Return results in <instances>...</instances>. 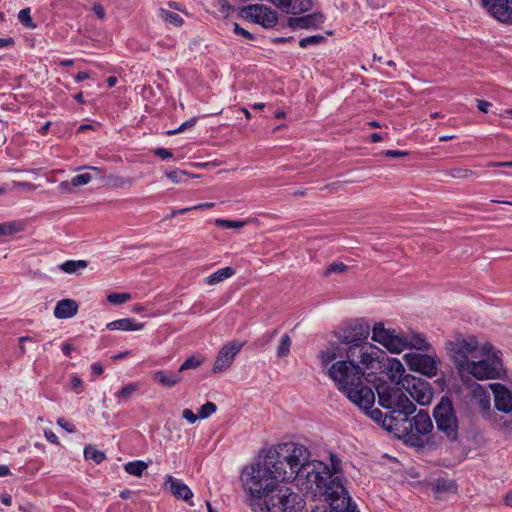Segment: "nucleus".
I'll return each instance as SVG.
<instances>
[{"label": "nucleus", "instance_id": "obj_1", "mask_svg": "<svg viewBox=\"0 0 512 512\" xmlns=\"http://www.w3.org/2000/svg\"><path fill=\"white\" fill-rule=\"evenodd\" d=\"M277 460L268 458L266 453L259 460L242 470L241 480L244 490L250 497V504L260 506L262 512H302L303 498L288 487L279 486L283 482L277 474Z\"/></svg>", "mask_w": 512, "mask_h": 512}, {"label": "nucleus", "instance_id": "obj_2", "mask_svg": "<svg viewBox=\"0 0 512 512\" xmlns=\"http://www.w3.org/2000/svg\"><path fill=\"white\" fill-rule=\"evenodd\" d=\"M268 458L277 460V474L282 481H296L297 487L309 493L323 485H328L331 476L328 465L322 461L311 460L310 450L303 444L287 442L268 450Z\"/></svg>", "mask_w": 512, "mask_h": 512}, {"label": "nucleus", "instance_id": "obj_3", "mask_svg": "<svg viewBox=\"0 0 512 512\" xmlns=\"http://www.w3.org/2000/svg\"><path fill=\"white\" fill-rule=\"evenodd\" d=\"M318 358L326 374L352 403L359 408H370L375 403L373 390L363 385L364 372L355 363L353 350L325 347Z\"/></svg>", "mask_w": 512, "mask_h": 512}, {"label": "nucleus", "instance_id": "obj_4", "mask_svg": "<svg viewBox=\"0 0 512 512\" xmlns=\"http://www.w3.org/2000/svg\"><path fill=\"white\" fill-rule=\"evenodd\" d=\"M401 385L381 381L376 386L378 402L389 411V421L398 426L399 420H406L416 411V406L403 392Z\"/></svg>", "mask_w": 512, "mask_h": 512}, {"label": "nucleus", "instance_id": "obj_5", "mask_svg": "<svg viewBox=\"0 0 512 512\" xmlns=\"http://www.w3.org/2000/svg\"><path fill=\"white\" fill-rule=\"evenodd\" d=\"M371 339L384 346L391 353L396 354L408 348L422 351H428L430 349V344L422 334L410 333L407 336H403L397 333L395 329L385 328L382 322L374 324Z\"/></svg>", "mask_w": 512, "mask_h": 512}, {"label": "nucleus", "instance_id": "obj_6", "mask_svg": "<svg viewBox=\"0 0 512 512\" xmlns=\"http://www.w3.org/2000/svg\"><path fill=\"white\" fill-rule=\"evenodd\" d=\"M451 357L455 367L460 370L468 365L474 358H482L492 351L490 343L479 344L475 336H457L448 343Z\"/></svg>", "mask_w": 512, "mask_h": 512}, {"label": "nucleus", "instance_id": "obj_7", "mask_svg": "<svg viewBox=\"0 0 512 512\" xmlns=\"http://www.w3.org/2000/svg\"><path fill=\"white\" fill-rule=\"evenodd\" d=\"M500 352L492 346V351L482 358H474L468 365L458 370L461 374H468L477 380H489L500 378L503 364L499 356Z\"/></svg>", "mask_w": 512, "mask_h": 512}, {"label": "nucleus", "instance_id": "obj_8", "mask_svg": "<svg viewBox=\"0 0 512 512\" xmlns=\"http://www.w3.org/2000/svg\"><path fill=\"white\" fill-rule=\"evenodd\" d=\"M370 334V326L362 319L346 324L334 332L337 341L330 342L326 347H338L349 351L352 347L360 346Z\"/></svg>", "mask_w": 512, "mask_h": 512}, {"label": "nucleus", "instance_id": "obj_9", "mask_svg": "<svg viewBox=\"0 0 512 512\" xmlns=\"http://www.w3.org/2000/svg\"><path fill=\"white\" fill-rule=\"evenodd\" d=\"M351 350V348L349 349ZM355 363L359 364L360 370L366 374H376L385 367L386 352L367 341L360 346L352 347Z\"/></svg>", "mask_w": 512, "mask_h": 512}, {"label": "nucleus", "instance_id": "obj_10", "mask_svg": "<svg viewBox=\"0 0 512 512\" xmlns=\"http://www.w3.org/2000/svg\"><path fill=\"white\" fill-rule=\"evenodd\" d=\"M433 417L437 429L444 433L448 439L456 440L458 438V419L451 399L443 396L435 406Z\"/></svg>", "mask_w": 512, "mask_h": 512}, {"label": "nucleus", "instance_id": "obj_11", "mask_svg": "<svg viewBox=\"0 0 512 512\" xmlns=\"http://www.w3.org/2000/svg\"><path fill=\"white\" fill-rule=\"evenodd\" d=\"M402 388L421 406L429 405L433 398L431 385L424 379L407 375L402 380Z\"/></svg>", "mask_w": 512, "mask_h": 512}, {"label": "nucleus", "instance_id": "obj_12", "mask_svg": "<svg viewBox=\"0 0 512 512\" xmlns=\"http://www.w3.org/2000/svg\"><path fill=\"white\" fill-rule=\"evenodd\" d=\"M404 358L409 368L413 371L419 372L428 377H433L437 374L438 360L434 356L419 353H407Z\"/></svg>", "mask_w": 512, "mask_h": 512}, {"label": "nucleus", "instance_id": "obj_13", "mask_svg": "<svg viewBox=\"0 0 512 512\" xmlns=\"http://www.w3.org/2000/svg\"><path fill=\"white\" fill-rule=\"evenodd\" d=\"M398 425H401L403 430L411 435H426L433 429L432 420L424 410H420L411 419L408 416L406 420H399Z\"/></svg>", "mask_w": 512, "mask_h": 512}, {"label": "nucleus", "instance_id": "obj_14", "mask_svg": "<svg viewBox=\"0 0 512 512\" xmlns=\"http://www.w3.org/2000/svg\"><path fill=\"white\" fill-rule=\"evenodd\" d=\"M243 12L247 18L265 28L274 27L278 21L277 13L262 4L249 5L244 8Z\"/></svg>", "mask_w": 512, "mask_h": 512}, {"label": "nucleus", "instance_id": "obj_15", "mask_svg": "<svg viewBox=\"0 0 512 512\" xmlns=\"http://www.w3.org/2000/svg\"><path fill=\"white\" fill-rule=\"evenodd\" d=\"M243 346L244 343L239 341H231L225 344L218 352L213 365V372L218 373L229 368Z\"/></svg>", "mask_w": 512, "mask_h": 512}, {"label": "nucleus", "instance_id": "obj_16", "mask_svg": "<svg viewBox=\"0 0 512 512\" xmlns=\"http://www.w3.org/2000/svg\"><path fill=\"white\" fill-rule=\"evenodd\" d=\"M495 408L504 414H512V391L501 383H490Z\"/></svg>", "mask_w": 512, "mask_h": 512}, {"label": "nucleus", "instance_id": "obj_17", "mask_svg": "<svg viewBox=\"0 0 512 512\" xmlns=\"http://www.w3.org/2000/svg\"><path fill=\"white\" fill-rule=\"evenodd\" d=\"M485 9L501 22H512V0H490Z\"/></svg>", "mask_w": 512, "mask_h": 512}, {"label": "nucleus", "instance_id": "obj_18", "mask_svg": "<svg viewBox=\"0 0 512 512\" xmlns=\"http://www.w3.org/2000/svg\"><path fill=\"white\" fill-rule=\"evenodd\" d=\"M273 5L287 14H301L311 8V0H270Z\"/></svg>", "mask_w": 512, "mask_h": 512}, {"label": "nucleus", "instance_id": "obj_19", "mask_svg": "<svg viewBox=\"0 0 512 512\" xmlns=\"http://www.w3.org/2000/svg\"><path fill=\"white\" fill-rule=\"evenodd\" d=\"M164 485L166 489H169L179 499L187 501L193 497L191 489L182 480L171 475L166 476Z\"/></svg>", "mask_w": 512, "mask_h": 512}, {"label": "nucleus", "instance_id": "obj_20", "mask_svg": "<svg viewBox=\"0 0 512 512\" xmlns=\"http://www.w3.org/2000/svg\"><path fill=\"white\" fill-rule=\"evenodd\" d=\"M324 22V17L320 13H312L301 17H291L288 25L292 29H308L318 26Z\"/></svg>", "mask_w": 512, "mask_h": 512}, {"label": "nucleus", "instance_id": "obj_21", "mask_svg": "<svg viewBox=\"0 0 512 512\" xmlns=\"http://www.w3.org/2000/svg\"><path fill=\"white\" fill-rule=\"evenodd\" d=\"M181 372L171 370H158L153 373V380L166 388H172L182 381Z\"/></svg>", "mask_w": 512, "mask_h": 512}, {"label": "nucleus", "instance_id": "obj_22", "mask_svg": "<svg viewBox=\"0 0 512 512\" xmlns=\"http://www.w3.org/2000/svg\"><path fill=\"white\" fill-rule=\"evenodd\" d=\"M472 400L477 404L482 413H488L491 409V397L488 389L476 384L472 390Z\"/></svg>", "mask_w": 512, "mask_h": 512}, {"label": "nucleus", "instance_id": "obj_23", "mask_svg": "<svg viewBox=\"0 0 512 512\" xmlns=\"http://www.w3.org/2000/svg\"><path fill=\"white\" fill-rule=\"evenodd\" d=\"M78 312V304L72 299H62L54 308V316L58 319L73 317Z\"/></svg>", "mask_w": 512, "mask_h": 512}, {"label": "nucleus", "instance_id": "obj_24", "mask_svg": "<svg viewBox=\"0 0 512 512\" xmlns=\"http://www.w3.org/2000/svg\"><path fill=\"white\" fill-rule=\"evenodd\" d=\"M388 363L386 366L387 375L391 380L392 384L401 385L402 380L408 374H405V368L400 360L396 358L387 359Z\"/></svg>", "mask_w": 512, "mask_h": 512}, {"label": "nucleus", "instance_id": "obj_25", "mask_svg": "<svg viewBox=\"0 0 512 512\" xmlns=\"http://www.w3.org/2000/svg\"><path fill=\"white\" fill-rule=\"evenodd\" d=\"M144 327L143 323L137 322L133 318H122L107 323L106 328L110 331H139Z\"/></svg>", "mask_w": 512, "mask_h": 512}, {"label": "nucleus", "instance_id": "obj_26", "mask_svg": "<svg viewBox=\"0 0 512 512\" xmlns=\"http://www.w3.org/2000/svg\"><path fill=\"white\" fill-rule=\"evenodd\" d=\"M374 404L367 409L360 408L366 415H368L376 423H382V426L387 430H392L395 422L389 421V415H384L378 408H373Z\"/></svg>", "mask_w": 512, "mask_h": 512}, {"label": "nucleus", "instance_id": "obj_27", "mask_svg": "<svg viewBox=\"0 0 512 512\" xmlns=\"http://www.w3.org/2000/svg\"><path fill=\"white\" fill-rule=\"evenodd\" d=\"M235 272V269L230 266L218 269L217 271H215L214 273L205 278V283H207L208 285H216L232 277L235 274Z\"/></svg>", "mask_w": 512, "mask_h": 512}, {"label": "nucleus", "instance_id": "obj_28", "mask_svg": "<svg viewBox=\"0 0 512 512\" xmlns=\"http://www.w3.org/2000/svg\"><path fill=\"white\" fill-rule=\"evenodd\" d=\"M87 266L86 260H66L58 265V269L67 274H74L84 270Z\"/></svg>", "mask_w": 512, "mask_h": 512}, {"label": "nucleus", "instance_id": "obj_29", "mask_svg": "<svg viewBox=\"0 0 512 512\" xmlns=\"http://www.w3.org/2000/svg\"><path fill=\"white\" fill-rule=\"evenodd\" d=\"M148 465V463L142 460H134L127 462L124 465V470L132 476L141 477L143 472L148 468Z\"/></svg>", "mask_w": 512, "mask_h": 512}, {"label": "nucleus", "instance_id": "obj_30", "mask_svg": "<svg viewBox=\"0 0 512 512\" xmlns=\"http://www.w3.org/2000/svg\"><path fill=\"white\" fill-rule=\"evenodd\" d=\"M139 389V384L138 383H135V382H131L127 385H125L122 389H120L119 391H117L114 396L116 398H118V403H124V402H127L131 397L132 395L138 391Z\"/></svg>", "mask_w": 512, "mask_h": 512}, {"label": "nucleus", "instance_id": "obj_31", "mask_svg": "<svg viewBox=\"0 0 512 512\" xmlns=\"http://www.w3.org/2000/svg\"><path fill=\"white\" fill-rule=\"evenodd\" d=\"M84 458L91 460L96 464H100L106 458L105 453L96 449L95 447L88 445L84 448Z\"/></svg>", "mask_w": 512, "mask_h": 512}, {"label": "nucleus", "instance_id": "obj_32", "mask_svg": "<svg viewBox=\"0 0 512 512\" xmlns=\"http://www.w3.org/2000/svg\"><path fill=\"white\" fill-rule=\"evenodd\" d=\"M160 17L165 21L168 22L174 26H181L183 24L182 17L172 11H169L167 9L161 8L159 10Z\"/></svg>", "mask_w": 512, "mask_h": 512}, {"label": "nucleus", "instance_id": "obj_33", "mask_svg": "<svg viewBox=\"0 0 512 512\" xmlns=\"http://www.w3.org/2000/svg\"><path fill=\"white\" fill-rule=\"evenodd\" d=\"M106 183L115 188L130 187L133 184V180L122 176L109 175L106 178Z\"/></svg>", "mask_w": 512, "mask_h": 512}, {"label": "nucleus", "instance_id": "obj_34", "mask_svg": "<svg viewBox=\"0 0 512 512\" xmlns=\"http://www.w3.org/2000/svg\"><path fill=\"white\" fill-rule=\"evenodd\" d=\"M291 344H292V341H291L290 336L288 334H284L280 338V342L277 347V356L279 358L287 357L290 353Z\"/></svg>", "mask_w": 512, "mask_h": 512}, {"label": "nucleus", "instance_id": "obj_35", "mask_svg": "<svg viewBox=\"0 0 512 512\" xmlns=\"http://www.w3.org/2000/svg\"><path fill=\"white\" fill-rule=\"evenodd\" d=\"M18 20L26 28H30V29L36 28V24L34 23L32 17H31V9L30 8H24V9L20 10L18 13Z\"/></svg>", "mask_w": 512, "mask_h": 512}, {"label": "nucleus", "instance_id": "obj_36", "mask_svg": "<svg viewBox=\"0 0 512 512\" xmlns=\"http://www.w3.org/2000/svg\"><path fill=\"white\" fill-rule=\"evenodd\" d=\"M202 363H203L202 358L195 356V355L190 356L181 364V366L179 367V372H183L185 370H190V369H196L200 365H202Z\"/></svg>", "mask_w": 512, "mask_h": 512}, {"label": "nucleus", "instance_id": "obj_37", "mask_svg": "<svg viewBox=\"0 0 512 512\" xmlns=\"http://www.w3.org/2000/svg\"><path fill=\"white\" fill-rule=\"evenodd\" d=\"M326 38L322 35H312L308 37H304L299 41V46L301 48H308L310 46H317L324 42Z\"/></svg>", "mask_w": 512, "mask_h": 512}, {"label": "nucleus", "instance_id": "obj_38", "mask_svg": "<svg viewBox=\"0 0 512 512\" xmlns=\"http://www.w3.org/2000/svg\"><path fill=\"white\" fill-rule=\"evenodd\" d=\"M215 224L216 226L224 229H239L245 225V222L229 219H216Z\"/></svg>", "mask_w": 512, "mask_h": 512}, {"label": "nucleus", "instance_id": "obj_39", "mask_svg": "<svg viewBox=\"0 0 512 512\" xmlns=\"http://www.w3.org/2000/svg\"><path fill=\"white\" fill-rule=\"evenodd\" d=\"M216 410H217L216 404L208 401L200 407V409L198 411V416L200 419H206V418L210 417L213 413H215Z\"/></svg>", "mask_w": 512, "mask_h": 512}, {"label": "nucleus", "instance_id": "obj_40", "mask_svg": "<svg viewBox=\"0 0 512 512\" xmlns=\"http://www.w3.org/2000/svg\"><path fill=\"white\" fill-rule=\"evenodd\" d=\"M131 299L129 293H111L107 296L109 303L113 305H121Z\"/></svg>", "mask_w": 512, "mask_h": 512}, {"label": "nucleus", "instance_id": "obj_41", "mask_svg": "<svg viewBox=\"0 0 512 512\" xmlns=\"http://www.w3.org/2000/svg\"><path fill=\"white\" fill-rule=\"evenodd\" d=\"M92 180V176L89 173H82L72 177L71 183L74 187H80L88 184Z\"/></svg>", "mask_w": 512, "mask_h": 512}, {"label": "nucleus", "instance_id": "obj_42", "mask_svg": "<svg viewBox=\"0 0 512 512\" xmlns=\"http://www.w3.org/2000/svg\"><path fill=\"white\" fill-rule=\"evenodd\" d=\"M278 332H279V329L276 328L270 332L263 334L260 338L257 339L256 344L259 346H265V345L271 343L274 340V338L276 337V335L278 334Z\"/></svg>", "mask_w": 512, "mask_h": 512}, {"label": "nucleus", "instance_id": "obj_43", "mask_svg": "<svg viewBox=\"0 0 512 512\" xmlns=\"http://www.w3.org/2000/svg\"><path fill=\"white\" fill-rule=\"evenodd\" d=\"M196 123H197V118L192 117V118L186 120L185 122H183L178 128H176L174 130H170L167 133H168V135H175V134L184 132L186 129L192 128L193 126H195Z\"/></svg>", "mask_w": 512, "mask_h": 512}, {"label": "nucleus", "instance_id": "obj_44", "mask_svg": "<svg viewBox=\"0 0 512 512\" xmlns=\"http://www.w3.org/2000/svg\"><path fill=\"white\" fill-rule=\"evenodd\" d=\"M331 468L328 466L332 477H338L337 473L341 470V461L335 454L330 455ZM341 481L343 482L342 477L339 476Z\"/></svg>", "mask_w": 512, "mask_h": 512}, {"label": "nucleus", "instance_id": "obj_45", "mask_svg": "<svg viewBox=\"0 0 512 512\" xmlns=\"http://www.w3.org/2000/svg\"><path fill=\"white\" fill-rule=\"evenodd\" d=\"M166 177L170 179L173 183H180L185 180L186 172L176 169L166 172Z\"/></svg>", "mask_w": 512, "mask_h": 512}, {"label": "nucleus", "instance_id": "obj_46", "mask_svg": "<svg viewBox=\"0 0 512 512\" xmlns=\"http://www.w3.org/2000/svg\"><path fill=\"white\" fill-rule=\"evenodd\" d=\"M20 230L19 227L16 226L15 223H0V236L2 235H12Z\"/></svg>", "mask_w": 512, "mask_h": 512}, {"label": "nucleus", "instance_id": "obj_47", "mask_svg": "<svg viewBox=\"0 0 512 512\" xmlns=\"http://www.w3.org/2000/svg\"><path fill=\"white\" fill-rule=\"evenodd\" d=\"M347 270V266L341 262H334L330 264L325 271L326 275H330L332 273H342Z\"/></svg>", "mask_w": 512, "mask_h": 512}, {"label": "nucleus", "instance_id": "obj_48", "mask_svg": "<svg viewBox=\"0 0 512 512\" xmlns=\"http://www.w3.org/2000/svg\"><path fill=\"white\" fill-rule=\"evenodd\" d=\"M233 31L235 34L240 35L246 39H249V40L253 39V35L249 31L242 28L238 23H234Z\"/></svg>", "mask_w": 512, "mask_h": 512}, {"label": "nucleus", "instance_id": "obj_49", "mask_svg": "<svg viewBox=\"0 0 512 512\" xmlns=\"http://www.w3.org/2000/svg\"><path fill=\"white\" fill-rule=\"evenodd\" d=\"M182 417L187 420L190 424H194L197 419L199 418L198 415H196L191 409H184L182 411Z\"/></svg>", "mask_w": 512, "mask_h": 512}, {"label": "nucleus", "instance_id": "obj_50", "mask_svg": "<svg viewBox=\"0 0 512 512\" xmlns=\"http://www.w3.org/2000/svg\"><path fill=\"white\" fill-rule=\"evenodd\" d=\"M154 154L160 157L163 160L169 159L173 157V154L170 150L165 148H157L154 151Z\"/></svg>", "mask_w": 512, "mask_h": 512}, {"label": "nucleus", "instance_id": "obj_51", "mask_svg": "<svg viewBox=\"0 0 512 512\" xmlns=\"http://www.w3.org/2000/svg\"><path fill=\"white\" fill-rule=\"evenodd\" d=\"M70 384H71L72 389H74L77 393H79L80 391H78V389L81 388L83 381L79 376H77L76 374H73V375H71V378H70Z\"/></svg>", "mask_w": 512, "mask_h": 512}, {"label": "nucleus", "instance_id": "obj_52", "mask_svg": "<svg viewBox=\"0 0 512 512\" xmlns=\"http://www.w3.org/2000/svg\"><path fill=\"white\" fill-rule=\"evenodd\" d=\"M220 7L221 12H228L232 9L227 0H213Z\"/></svg>", "mask_w": 512, "mask_h": 512}, {"label": "nucleus", "instance_id": "obj_53", "mask_svg": "<svg viewBox=\"0 0 512 512\" xmlns=\"http://www.w3.org/2000/svg\"><path fill=\"white\" fill-rule=\"evenodd\" d=\"M491 105L488 101L477 99V108L483 113H487Z\"/></svg>", "mask_w": 512, "mask_h": 512}, {"label": "nucleus", "instance_id": "obj_54", "mask_svg": "<svg viewBox=\"0 0 512 512\" xmlns=\"http://www.w3.org/2000/svg\"><path fill=\"white\" fill-rule=\"evenodd\" d=\"M58 187L62 192H66V193H71L74 188V186H72L71 180L60 182Z\"/></svg>", "mask_w": 512, "mask_h": 512}, {"label": "nucleus", "instance_id": "obj_55", "mask_svg": "<svg viewBox=\"0 0 512 512\" xmlns=\"http://www.w3.org/2000/svg\"><path fill=\"white\" fill-rule=\"evenodd\" d=\"M385 155L387 157H393V158H395V157H404V156L408 155V152L400 151V150H387L385 152Z\"/></svg>", "mask_w": 512, "mask_h": 512}, {"label": "nucleus", "instance_id": "obj_56", "mask_svg": "<svg viewBox=\"0 0 512 512\" xmlns=\"http://www.w3.org/2000/svg\"><path fill=\"white\" fill-rule=\"evenodd\" d=\"M92 10L99 19H103L105 17V10L102 5L95 4Z\"/></svg>", "mask_w": 512, "mask_h": 512}, {"label": "nucleus", "instance_id": "obj_57", "mask_svg": "<svg viewBox=\"0 0 512 512\" xmlns=\"http://www.w3.org/2000/svg\"><path fill=\"white\" fill-rule=\"evenodd\" d=\"M14 45L12 37L0 38V49L8 48Z\"/></svg>", "mask_w": 512, "mask_h": 512}, {"label": "nucleus", "instance_id": "obj_58", "mask_svg": "<svg viewBox=\"0 0 512 512\" xmlns=\"http://www.w3.org/2000/svg\"><path fill=\"white\" fill-rule=\"evenodd\" d=\"M74 347L71 344L63 343L61 345V351L66 357H71Z\"/></svg>", "mask_w": 512, "mask_h": 512}, {"label": "nucleus", "instance_id": "obj_59", "mask_svg": "<svg viewBox=\"0 0 512 512\" xmlns=\"http://www.w3.org/2000/svg\"><path fill=\"white\" fill-rule=\"evenodd\" d=\"M91 372H92V374L97 375V376L102 375L104 372L103 366L98 362L94 363L91 366Z\"/></svg>", "mask_w": 512, "mask_h": 512}, {"label": "nucleus", "instance_id": "obj_60", "mask_svg": "<svg viewBox=\"0 0 512 512\" xmlns=\"http://www.w3.org/2000/svg\"><path fill=\"white\" fill-rule=\"evenodd\" d=\"M57 423H58L61 427H63L66 431H68V432H74V428L72 427V425H71L69 422H67L65 419H63V418H59V419L57 420Z\"/></svg>", "mask_w": 512, "mask_h": 512}, {"label": "nucleus", "instance_id": "obj_61", "mask_svg": "<svg viewBox=\"0 0 512 512\" xmlns=\"http://www.w3.org/2000/svg\"><path fill=\"white\" fill-rule=\"evenodd\" d=\"M0 502L6 506H10L12 504V496L8 493H2L0 495Z\"/></svg>", "mask_w": 512, "mask_h": 512}, {"label": "nucleus", "instance_id": "obj_62", "mask_svg": "<svg viewBox=\"0 0 512 512\" xmlns=\"http://www.w3.org/2000/svg\"><path fill=\"white\" fill-rule=\"evenodd\" d=\"M45 437L46 439L50 442V443H53V444H57L58 443V437L57 435L52 432V431H45Z\"/></svg>", "mask_w": 512, "mask_h": 512}, {"label": "nucleus", "instance_id": "obj_63", "mask_svg": "<svg viewBox=\"0 0 512 512\" xmlns=\"http://www.w3.org/2000/svg\"><path fill=\"white\" fill-rule=\"evenodd\" d=\"M89 76H90V75H89V73H88V72H86V71H80V72H78V73L75 75L74 79H75V81H76V82H81V81H83V80H85V79H88V78H89Z\"/></svg>", "mask_w": 512, "mask_h": 512}, {"label": "nucleus", "instance_id": "obj_64", "mask_svg": "<svg viewBox=\"0 0 512 512\" xmlns=\"http://www.w3.org/2000/svg\"><path fill=\"white\" fill-rule=\"evenodd\" d=\"M34 508L35 507L31 503H25V504L19 505V510L23 511V512H33Z\"/></svg>", "mask_w": 512, "mask_h": 512}]
</instances>
